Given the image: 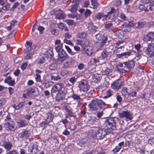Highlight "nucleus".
<instances>
[{"mask_svg": "<svg viewBox=\"0 0 154 154\" xmlns=\"http://www.w3.org/2000/svg\"><path fill=\"white\" fill-rule=\"evenodd\" d=\"M105 105V103L100 100L97 99H93L88 105L89 110L90 112L95 111L99 109H102Z\"/></svg>", "mask_w": 154, "mask_h": 154, "instance_id": "obj_1", "label": "nucleus"}, {"mask_svg": "<svg viewBox=\"0 0 154 154\" xmlns=\"http://www.w3.org/2000/svg\"><path fill=\"white\" fill-rule=\"evenodd\" d=\"M134 61L131 60L119 63L117 66V68L118 71L123 73H125L130 71L134 67Z\"/></svg>", "mask_w": 154, "mask_h": 154, "instance_id": "obj_2", "label": "nucleus"}, {"mask_svg": "<svg viewBox=\"0 0 154 154\" xmlns=\"http://www.w3.org/2000/svg\"><path fill=\"white\" fill-rule=\"evenodd\" d=\"M105 124L107 128L113 130L117 129L116 123L115 118L111 117L108 118L105 121Z\"/></svg>", "mask_w": 154, "mask_h": 154, "instance_id": "obj_3", "label": "nucleus"}, {"mask_svg": "<svg viewBox=\"0 0 154 154\" xmlns=\"http://www.w3.org/2000/svg\"><path fill=\"white\" fill-rule=\"evenodd\" d=\"M64 84L62 83H57L54 85L52 88L51 91V93L63 91L62 89L64 88Z\"/></svg>", "mask_w": 154, "mask_h": 154, "instance_id": "obj_4", "label": "nucleus"}, {"mask_svg": "<svg viewBox=\"0 0 154 154\" xmlns=\"http://www.w3.org/2000/svg\"><path fill=\"white\" fill-rule=\"evenodd\" d=\"M108 130L106 128L99 129L96 134V137L97 139H103L107 135Z\"/></svg>", "mask_w": 154, "mask_h": 154, "instance_id": "obj_5", "label": "nucleus"}, {"mask_svg": "<svg viewBox=\"0 0 154 154\" xmlns=\"http://www.w3.org/2000/svg\"><path fill=\"white\" fill-rule=\"evenodd\" d=\"M145 54L149 57H151L154 56V43L149 44L147 48L145 51Z\"/></svg>", "mask_w": 154, "mask_h": 154, "instance_id": "obj_6", "label": "nucleus"}, {"mask_svg": "<svg viewBox=\"0 0 154 154\" xmlns=\"http://www.w3.org/2000/svg\"><path fill=\"white\" fill-rule=\"evenodd\" d=\"M59 56L57 59V62L59 63H61L65 60L68 57V55L66 52L63 49L58 53Z\"/></svg>", "mask_w": 154, "mask_h": 154, "instance_id": "obj_7", "label": "nucleus"}, {"mask_svg": "<svg viewBox=\"0 0 154 154\" xmlns=\"http://www.w3.org/2000/svg\"><path fill=\"white\" fill-rule=\"evenodd\" d=\"M119 11L118 9L115 10L113 8H111V11L108 13V18L109 20H112L116 18L118 16Z\"/></svg>", "mask_w": 154, "mask_h": 154, "instance_id": "obj_8", "label": "nucleus"}, {"mask_svg": "<svg viewBox=\"0 0 154 154\" xmlns=\"http://www.w3.org/2000/svg\"><path fill=\"white\" fill-rule=\"evenodd\" d=\"M119 116L121 118L125 117L127 121L131 120L132 119V115L130 112L128 111H122L119 112Z\"/></svg>", "mask_w": 154, "mask_h": 154, "instance_id": "obj_9", "label": "nucleus"}, {"mask_svg": "<svg viewBox=\"0 0 154 154\" xmlns=\"http://www.w3.org/2000/svg\"><path fill=\"white\" fill-rule=\"evenodd\" d=\"M4 127L8 131H14L15 130V123L13 121H10L4 124Z\"/></svg>", "mask_w": 154, "mask_h": 154, "instance_id": "obj_10", "label": "nucleus"}, {"mask_svg": "<svg viewBox=\"0 0 154 154\" xmlns=\"http://www.w3.org/2000/svg\"><path fill=\"white\" fill-rule=\"evenodd\" d=\"M79 86L80 90L83 91H87L89 88L86 81L84 80L80 82Z\"/></svg>", "mask_w": 154, "mask_h": 154, "instance_id": "obj_11", "label": "nucleus"}, {"mask_svg": "<svg viewBox=\"0 0 154 154\" xmlns=\"http://www.w3.org/2000/svg\"><path fill=\"white\" fill-rule=\"evenodd\" d=\"M119 17L121 19V20H120L118 18L115 19V22L116 23V24H115V26L119 25L120 23L125 20L126 19V17L125 14L122 13H121L119 15Z\"/></svg>", "mask_w": 154, "mask_h": 154, "instance_id": "obj_12", "label": "nucleus"}, {"mask_svg": "<svg viewBox=\"0 0 154 154\" xmlns=\"http://www.w3.org/2000/svg\"><path fill=\"white\" fill-rule=\"evenodd\" d=\"M122 85V81L120 80H117L111 84V88L114 89H118Z\"/></svg>", "mask_w": 154, "mask_h": 154, "instance_id": "obj_13", "label": "nucleus"}, {"mask_svg": "<svg viewBox=\"0 0 154 154\" xmlns=\"http://www.w3.org/2000/svg\"><path fill=\"white\" fill-rule=\"evenodd\" d=\"M65 97V94L63 91L58 92L55 96V99L57 101H60L64 99Z\"/></svg>", "mask_w": 154, "mask_h": 154, "instance_id": "obj_14", "label": "nucleus"}, {"mask_svg": "<svg viewBox=\"0 0 154 154\" xmlns=\"http://www.w3.org/2000/svg\"><path fill=\"white\" fill-rule=\"evenodd\" d=\"M53 118L51 115L48 116L47 119L46 121L43 122L40 124V125L42 127H44L47 124L51 122L52 121Z\"/></svg>", "mask_w": 154, "mask_h": 154, "instance_id": "obj_15", "label": "nucleus"}, {"mask_svg": "<svg viewBox=\"0 0 154 154\" xmlns=\"http://www.w3.org/2000/svg\"><path fill=\"white\" fill-rule=\"evenodd\" d=\"M26 104V102L25 101L20 102L17 105L15 104L12 105V106L16 110H19L22 108Z\"/></svg>", "mask_w": 154, "mask_h": 154, "instance_id": "obj_16", "label": "nucleus"}, {"mask_svg": "<svg viewBox=\"0 0 154 154\" xmlns=\"http://www.w3.org/2000/svg\"><path fill=\"white\" fill-rule=\"evenodd\" d=\"M29 152H32V154H36L38 151V146L36 144H34L32 147H29L28 149Z\"/></svg>", "mask_w": 154, "mask_h": 154, "instance_id": "obj_17", "label": "nucleus"}, {"mask_svg": "<svg viewBox=\"0 0 154 154\" xmlns=\"http://www.w3.org/2000/svg\"><path fill=\"white\" fill-rule=\"evenodd\" d=\"M74 60L69 59L66 60L63 63L64 67L65 68H67L70 66L71 65L74 64Z\"/></svg>", "mask_w": 154, "mask_h": 154, "instance_id": "obj_18", "label": "nucleus"}, {"mask_svg": "<svg viewBox=\"0 0 154 154\" xmlns=\"http://www.w3.org/2000/svg\"><path fill=\"white\" fill-rule=\"evenodd\" d=\"M29 131L27 129L24 130L19 134V136L20 138H22L25 137H29Z\"/></svg>", "mask_w": 154, "mask_h": 154, "instance_id": "obj_19", "label": "nucleus"}, {"mask_svg": "<svg viewBox=\"0 0 154 154\" xmlns=\"http://www.w3.org/2000/svg\"><path fill=\"white\" fill-rule=\"evenodd\" d=\"M87 27L88 30L91 32H95L97 30V28L95 26L93 25L92 23H88Z\"/></svg>", "mask_w": 154, "mask_h": 154, "instance_id": "obj_20", "label": "nucleus"}, {"mask_svg": "<svg viewBox=\"0 0 154 154\" xmlns=\"http://www.w3.org/2000/svg\"><path fill=\"white\" fill-rule=\"evenodd\" d=\"M3 145L4 148L7 150H10L12 147V144L9 142L4 143Z\"/></svg>", "mask_w": 154, "mask_h": 154, "instance_id": "obj_21", "label": "nucleus"}, {"mask_svg": "<svg viewBox=\"0 0 154 154\" xmlns=\"http://www.w3.org/2000/svg\"><path fill=\"white\" fill-rule=\"evenodd\" d=\"M26 121L25 120H19L17 122L19 128L23 127L26 125Z\"/></svg>", "mask_w": 154, "mask_h": 154, "instance_id": "obj_22", "label": "nucleus"}, {"mask_svg": "<svg viewBox=\"0 0 154 154\" xmlns=\"http://www.w3.org/2000/svg\"><path fill=\"white\" fill-rule=\"evenodd\" d=\"M129 88H124L121 91V93L122 95L125 97H129Z\"/></svg>", "mask_w": 154, "mask_h": 154, "instance_id": "obj_23", "label": "nucleus"}, {"mask_svg": "<svg viewBox=\"0 0 154 154\" xmlns=\"http://www.w3.org/2000/svg\"><path fill=\"white\" fill-rule=\"evenodd\" d=\"M76 36L77 37L79 38H84L87 37V34L84 32L78 33L77 34Z\"/></svg>", "mask_w": 154, "mask_h": 154, "instance_id": "obj_24", "label": "nucleus"}, {"mask_svg": "<svg viewBox=\"0 0 154 154\" xmlns=\"http://www.w3.org/2000/svg\"><path fill=\"white\" fill-rule=\"evenodd\" d=\"M154 38V32H149L147 34L145 35L143 38Z\"/></svg>", "mask_w": 154, "mask_h": 154, "instance_id": "obj_25", "label": "nucleus"}, {"mask_svg": "<svg viewBox=\"0 0 154 154\" xmlns=\"http://www.w3.org/2000/svg\"><path fill=\"white\" fill-rule=\"evenodd\" d=\"M35 89L38 90V88H30L28 89L27 92L29 94H31L34 96H37L36 95H34L35 92Z\"/></svg>", "mask_w": 154, "mask_h": 154, "instance_id": "obj_26", "label": "nucleus"}, {"mask_svg": "<svg viewBox=\"0 0 154 154\" xmlns=\"http://www.w3.org/2000/svg\"><path fill=\"white\" fill-rule=\"evenodd\" d=\"M137 94V92L131 88H129V97H135Z\"/></svg>", "mask_w": 154, "mask_h": 154, "instance_id": "obj_27", "label": "nucleus"}, {"mask_svg": "<svg viewBox=\"0 0 154 154\" xmlns=\"http://www.w3.org/2000/svg\"><path fill=\"white\" fill-rule=\"evenodd\" d=\"M58 27L61 29H64L65 31H68V29L66 27L65 24L62 23H60L58 24Z\"/></svg>", "mask_w": 154, "mask_h": 154, "instance_id": "obj_28", "label": "nucleus"}, {"mask_svg": "<svg viewBox=\"0 0 154 154\" xmlns=\"http://www.w3.org/2000/svg\"><path fill=\"white\" fill-rule=\"evenodd\" d=\"M46 55H47V57L50 59L54 55L53 51L51 50H48L46 53Z\"/></svg>", "mask_w": 154, "mask_h": 154, "instance_id": "obj_29", "label": "nucleus"}, {"mask_svg": "<svg viewBox=\"0 0 154 154\" xmlns=\"http://www.w3.org/2000/svg\"><path fill=\"white\" fill-rule=\"evenodd\" d=\"M77 44L82 46L85 45V41L84 39H79L77 40Z\"/></svg>", "mask_w": 154, "mask_h": 154, "instance_id": "obj_30", "label": "nucleus"}, {"mask_svg": "<svg viewBox=\"0 0 154 154\" xmlns=\"http://www.w3.org/2000/svg\"><path fill=\"white\" fill-rule=\"evenodd\" d=\"M44 84L45 87L46 88H47L50 87V86L53 85L54 84V82L52 81H49L45 83Z\"/></svg>", "mask_w": 154, "mask_h": 154, "instance_id": "obj_31", "label": "nucleus"}, {"mask_svg": "<svg viewBox=\"0 0 154 154\" xmlns=\"http://www.w3.org/2000/svg\"><path fill=\"white\" fill-rule=\"evenodd\" d=\"M105 28L108 30H112L113 28L112 24L111 23L106 24L105 26Z\"/></svg>", "mask_w": 154, "mask_h": 154, "instance_id": "obj_32", "label": "nucleus"}, {"mask_svg": "<svg viewBox=\"0 0 154 154\" xmlns=\"http://www.w3.org/2000/svg\"><path fill=\"white\" fill-rule=\"evenodd\" d=\"M89 136L92 138H94L96 137V132L94 130H92L89 132Z\"/></svg>", "mask_w": 154, "mask_h": 154, "instance_id": "obj_33", "label": "nucleus"}, {"mask_svg": "<svg viewBox=\"0 0 154 154\" xmlns=\"http://www.w3.org/2000/svg\"><path fill=\"white\" fill-rule=\"evenodd\" d=\"M56 18L58 19H62L65 17V15L63 13H60L57 14L56 15Z\"/></svg>", "mask_w": 154, "mask_h": 154, "instance_id": "obj_34", "label": "nucleus"}, {"mask_svg": "<svg viewBox=\"0 0 154 154\" xmlns=\"http://www.w3.org/2000/svg\"><path fill=\"white\" fill-rule=\"evenodd\" d=\"M112 93L113 92L110 90H107L106 93V95L104 96V98H106L110 97L112 95Z\"/></svg>", "mask_w": 154, "mask_h": 154, "instance_id": "obj_35", "label": "nucleus"}, {"mask_svg": "<svg viewBox=\"0 0 154 154\" xmlns=\"http://www.w3.org/2000/svg\"><path fill=\"white\" fill-rule=\"evenodd\" d=\"M107 40V39H104L103 41L101 42H97L98 45L100 46V48L103 47V45L105 44Z\"/></svg>", "mask_w": 154, "mask_h": 154, "instance_id": "obj_36", "label": "nucleus"}, {"mask_svg": "<svg viewBox=\"0 0 154 154\" xmlns=\"http://www.w3.org/2000/svg\"><path fill=\"white\" fill-rule=\"evenodd\" d=\"M65 47L68 52L71 55H73L75 54V53L72 52L71 49L68 46L65 45Z\"/></svg>", "mask_w": 154, "mask_h": 154, "instance_id": "obj_37", "label": "nucleus"}, {"mask_svg": "<svg viewBox=\"0 0 154 154\" xmlns=\"http://www.w3.org/2000/svg\"><path fill=\"white\" fill-rule=\"evenodd\" d=\"M56 68V64L54 63L50 64L49 66V68L51 70L55 69Z\"/></svg>", "mask_w": 154, "mask_h": 154, "instance_id": "obj_38", "label": "nucleus"}, {"mask_svg": "<svg viewBox=\"0 0 154 154\" xmlns=\"http://www.w3.org/2000/svg\"><path fill=\"white\" fill-rule=\"evenodd\" d=\"M86 52L88 55L91 56L93 52V50L92 48H90L86 50Z\"/></svg>", "mask_w": 154, "mask_h": 154, "instance_id": "obj_39", "label": "nucleus"}, {"mask_svg": "<svg viewBox=\"0 0 154 154\" xmlns=\"http://www.w3.org/2000/svg\"><path fill=\"white\" fill-rule=\"evenodd\" d=\"M84 94V97H83V99L84 98H86V97H91L92 96L91 93L90 92L88 93H85L84 94H82L81 96H82Z\"/></svg>", "mask_w": 154, "mask_h": 154, "instance_id": "obj_40", "label": "nucleus"}, {"mask_svg": "<svg viewBox=\"0 0 154 154\" xmlns=\"http://www.w3.org/2000/svg\"><path fill=\"white\" fill-rule=\"evenodd\" d=\"M61 79V78L59 75H57V76H51V79L53 81H57Z\"/></svg>", "mask_w": 154, "mask_h": 154, "instance_id": "obj_41", "label": "nucleus"}, {"mask_svg": "<svg viewBox=\"0 0 154 154\" xmlns=\"http://www.w3.org/2000/svg\"><path fill=\"white\" fill-rule=\"evenodd\" d=\"M77 10V5H74L72 6L71 8L69 9V11L72 12H75Z\"/></svg>", "mask_w": 154, "mask_h": 154, "instance_id": "obj_42", "label": "nucleus"}, {"mask_svg": "<svg viewBox=\"0 0 154 154\" xmlns=\"http://www.w3.org/2000/svg\"><path fill=\"white\" fill-rule=\"evenodd\" d=\"M62 44H60L58 46L56 47L55 50L58 53L62 50Z\"/></svg>", "mask_w": 154, "mask_h": 154, "instance_id": "obj_43", "label": "nucleus"}, {"mask_svg": "<svg viewBox=\"0 0 154 154\" xmlns=\"http://www.w3.org/2000/svg\"><path fill=\"white\" fill-rule=\"evenodd\" d=\"M65 21L69 25H72L74 23L73 20H72L67 19L65 20Z\"/></svg>", "mask_w": 154, "mask_h": 154, "instance_id": "obj_44", "label": "nucleus"}, {"mask_svg": "<svg viewBox=\"0 0 154 154\" xmlns=\"http://www.w3.org/2000/svg\"><path fill=\"white\" fill-rule=\"evenodd\" d=\"M91 13V11L89 9H86L85 13V17H88Z\"/></svg>", "mask_w": 154, "mask_h": 154, "instance_id": "obj_45", "label": "nucleus"}, {"mask_svg": "<svg viewBox=\"0 0 154 154\" xmlns=\"http://www.w3.org/2000/svg\"><path fill=\"white\" fill-rule=\"evenodd\" d=\"M97 151L98 152L96 154H105V152L102 149L99 147H98L97 148Z\"/></svg>", "mask_w": 154, "mask_h": 154, "instance_id": "obj_46", "label": "nucleus"}, {"mask_svg": "<svg viewBox=\"0 0 154 154\" xmlns=\"http://www.w3.org/2000/svg\"><path fill=\"white\" fill-rule=\"evenodd\" d=\"M138 26L136 27V28H143L145 24V23L144 22H138Z\"/></svg>", "mask_w": 154, "mask_h": 154, "instance_id": "obj_47", "label": "nucleus"}, {"mask_svg": "<svg viewBox=\"0 0 154 154\" xmlns=\"http://www.w3.org/2000/svg\"><path fill=\"white\" fill-rule=\"evenodd\" d=\"M44 29V27L40 26H39L38 28V30L39 31L40 34H42Z\"/></svg>", "mask_w": 154, "mask_h": 154, "instance_id": "obj_48", "label": "nucleus"}, {"mask_svg": "<svg viewBox=\"0 0 154 154\" xmlns=\"http://www.w3.org/2000/svg\"><path fill=\"white\" fill-rule=\"evenodd\" d=\"M96 38H103L104 36L101 34H98L96 35ZM104 38H107V37H105Z\"/></svg>", "mask_w": 154, "mask_h": 154, "instance_id": "obj_49", "label": "nucleus"}, {"mask_svg": "<svg viewBox=\"0 0 154 154\" xmlns=\"http://www.w3.org/2000/svg\"><path fill=\"white\" fill-rule=\"evenodd\" d=\"M103 14L98 13L96 15L95 17L96 19L99 20L102 17H103Z\"/></svg>", "mask_w": 154, "mask_h": 154, "instance_id": "obj_50", "label": "nucleus"}, {"mask_svg": "<svg viewBox=\"0 0 154 154\" xmlns=\"http://www.w3.org/2000/svg\"><path fill=\"white\" fill-rule=\"evenodd\" d=\"M10 5L9 4H7L3 6L2 9L4 11H7L10 8Z\"/></svg>", "mask_w": 154, "mask_h": 154, "instance_id": "obj_51", "label": "nucleus"}, {"mask_svg": "<svg viewBox=\"0 0 154 154\" xmlns=\"http://www.w3.org/2000/svg\"><path fill=\"white\" fill-rule=\"evenodd\" d=\"M36 77H35L36 80L37 82H41V76L40 75L36 74L35 75Z\"/></svg>", "mask_w": 154, "mask_h": 154, "instance_id": "obj_52", "label": "nucleus"}, {"mask_svg": "<svg viewBox=\"0 0 154 154\" xmlns=\"http://www.w3.org/2000/svg\"><path fill=\"white\" fill-rule=\"evenodd\" d=\"M140 98L142 99V100H143V99H144L146 98H149L148 94H147L145 93L143 94L140 96Z\"/></svg>", "mask_w": 154, "mask_h": 154, "instance_id": "obj_53", "label": "nucleus"}, {"mask_svg": "<svg viewBox=\"0 0 154 154\" xmlns=\"http://www.w3.org/2000/svg\"><path fill=\"white\" fill-rule=\"evenodd\" d=\"M104 113L103 111H101L99 112H97V117L99 119L101 118V117L103 115Z\"/></svg>", "mask_w": 154, "mask_h": 154, "instance_id": "obj_54", "label": "nucleus"}, {"mask_svg": "<svg viewBox=\"0 0 154 154\" xmlns=\"http://www.w3.org/2000/svg\"><path fill=\"white\" fill-rule=\"evenodd\" d=\"M108 52L106 51H104L102 52L101 54L103 58H105L108 56Z\"/></svg>", "mask_w": 154, "mask_h": 154, "instance_id": "obj_55", "label": "nucleus"}, {"mask_svg": "<svg viewBox=\"0 0 154 154\" xmlns=\"http://www.w3.org/2000/svg\"><path fill=\"white\" fill-rule=\"evenodd\" d=\"M63 41L65 43H66L67 44H69L72 46H73V44L71 41L68 40L67 39H64Z\"/></svg>", "mask_w": 154, "mask_h": 154, "instance_id": "obj_56", "label": "nucleus"}, {"mask_svg": "<svg viewBox=\"0 0 154 154\" xmlns=\"http://www.w3.org/2000/svg\"><path fill=\"white\" fill-rule=\"evenodd\" d=\"M32 57V53H29L26 55L24 57L25 59H30Z\"/></svg>", "mask_w": 154, "mask_h": 154, "instance_id": "obj_57", "label": "nucleus"}, {"mask_svg": "<svg viewBox=\"0 0 154 154\" xmlns=\"http://www.w3.org/2000/svg\"><path fill=\"white\" fill-rule=\"evenodd\" d=\"M131 30V28L130 26H128L127 25H125L124 31L126 32H129Z\"/></svg>", "mask_w": 154, "mask_h": 154, "instance_id": "obj_58", "label": "nucleus"}, {"mask_svg": "<svg viewBox=\"0 0 154 154\" xmlns=\"http://www.w3.org/2000/svg\"><path fill=\"white\" fill-rule=\"evenodd\" d=\"M149 98H146L143 100H142V102L143 104L144 105H146L148 103V100Z\"/></svg>", "mask_w": 154, "mask_h": 154, "instance_id": "obj_59", "label": "nucleus"}, {"mask_svg": "<svg viewBox=\"0 0 154 154\" xmlns=\"http://www.w3.org/2000/svg\"><path fill=\"white\" fill-rule=\"evenodd\" d=\"M123 54L124 55V57L126 58L128 56H130V55L131 54V53L130 52H127L123 53Z\"/></svg>", "mask_w": 154, "mask_h": 154, "instance_id": "obj_60", "label": "nucleus"}, {"mask_svg": "<svg viewBox=\"0 0 154 154\" xmlns=\"http://www.w3.org/2000/svg\"><path fill=\"white\" fill-rule=\"evenodd\" d=\"M77 79V78H76L75 77H73L69 79V81L72 84L74 83Z\"/></svg>", "mask_w": 154, "mask_h": 154, "instance_id": "obj_61", "label": "nucleus"}, {"mask_svg": "<svg viewBox=\"0 0 154 154\" xmlns=\"http://www.w3.org/2000/svg\"><path fill=\"white\" fill-rule=\"evenodd\" d=\"M72 97L75 100H78L79 99H80V97L78 95L76 94H73L72 96Z\"/></svg>", "mask_w": 154, "mask_h": 154, "instance_id": "obj_62", "label": "nucleus"}, {"mask_svg": "<svg viewBox=\"0 0 154 154\" xmlns=\"http://www.w3.org/2000/svg\"><path fill=\"white\" fill-rule=\"evenodd\" d=\"M120 149V148L116 146L115 148L112 150V151L114 153H116L119 152Z\"/></svg>", "mask_w": 154, "mask_h": 154, "instance_id": "obj_63", "label": "nucleus"}, {"mask_svg": "<svg viewBox=\"0 0 154 154\" xmlns=\"http://www.w3.org/2000/svg\"><path fill=\"white\" fill-rule=\"evenodd\" d=\"M6 154H19L16 150H11L8 152Z\"/></svg>", "mask_w": 154, "mask_h": 154, "instance_id": "obj_64", "label": "nucleus"}]
</instances>
